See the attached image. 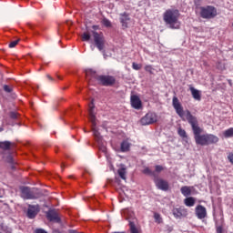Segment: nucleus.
<instances>
[{
  "label": "nucleus",
  "mask_w": 233,
  "mask_h": 233,
  "mask_svg": "<svg viewBox=\"0 0 233 233\" xmlns=\"http://www.w3.org/2000/svg\"><path fill=\"white\" fill-rule=\"evenodd\" d=\"M179 10L177 9H167L163 14V19L166 25H168L172 30H179L181 23L179 22Z\"/></svg>",
  "instance_id": "nucleus-2"
},
{
  "label": "nucleus",
  "mask_w": 233,
  "mask_h": 233,
  "mask_svg": "<svg viewBox=\"0 0 233 233\" xmlns=\"http://www.w3.org/2000/svg\"><path fill=\"white\" fill-rule=\"evenodd\" d=\"M155 185L158 190H163V192H167L169 188L168 181L163 178H155Z\"/></svg>",
  "instance_id": "nucleus-8"
},
{
  "label": "nucleus",
  "mask_w": 233,
  "mask_h": 233,
  "mask_svg": "<svg viewBox=\"0 0 233 233\" xmlns=\"http://www.w3.org/2000/svg\"><path fill=\"white\" fill-rule=\"evenodd\" d=\"M46 218L49 221H55L56 223L61 222V218H59V215L54 209H50L49 211L46 212Z\"/></svg>",
  "instance_id": "nucleus-12"
},
{
  "label": "nucleus",
  "mask_w": 233,
  "mask_h": 233,
  "mask_svg": "<svg viewBox=\"0 0 233 233\" xmlns=\"http://www.w3.org/2000/svg\"><path fill=\"white\" fill-rule=\"evenodd\" d=\"M20 190L21 198H23V199H35V195H34V192L30 189V187H22Z\"/></svg>",
  "instance_id": "nucleus-9"
},
{
  "label": "nucleus",
  "mask_w": 233,
  "mask_h": 233,
  "mask_svg": "<svg viewBox=\"0 0 233 233\" xmlns=\"http://www.w3.org/2000/svg\"><path fill=\"white\" fill-rule=\"evenodd\" d=\"M39 205H29L26 216L29 219H34L39 214Z\"/></svg>",
  "instance_id": "nucleus-10"
},
{
  "label": "nucleus",
  "mask_w": 233,
  "mask_h": 233,
  "mask_svg": "<svg viewBox=\"0 0 233 233\" xmlns=\"http://www.w3.org/2000/svg\"><path fill=\"white\" fill-rule=\"evenodd\" d=\"M102 25H104V26H106V28H110V26H112V22H110L108 18H103Z\"/></svg>",
  "instance_id": "nucleus-26"
},
{
  "label": "nucleus",
  "mask_w": 233,
  "mask_h": 233,
  "mask_svg": "<svg viewBox=\"0 0 233 233\" xmlns=\"http://www.w3.org/2000/svg\"><path fill=\"white\" fill-rule=\"evenodd\" d=\"M94 30H97V25H93Z\"/></svg>",
  "instance_id": "nucleus-42"
},
{
  "label": "nucleus",
  "mask_w": 233,
  "mask_h": 233,
  "mask_svg": "<svg viewBox=\"0 0 233 233\" xmlns=\"http://www.w3.org/2000/svg\"><path fill=\"white\" fill-rule=\"evenodd\" d=\"M10 147H12V142L0 141V148H2V150H10Z\"/></svg>",
  "instance_id": "nucleus-23"
},
{
  "label": "nucleus",
  "mask_w": 233,
  "mask_h": 233,
  "mask_svg": "<svg viewBox=\"0 0 233 233\" xmlns=\"http://www.w3.org/2000/svg\"><path fill=\"white\" fill-rule=\"evenodd\" d=\"M3 130H5V128H3V127H0V132H3Z\"/></svg>",
  "instance_id": "nucleus-43"
},
{
  "label": "nucleus",
  "mask_w": 233,
  "mask_h": 233,
  "mask_svg": "<svg viewBox=\"0 0 233 233\" xmlns=\"http://www.w3.org/2000/svg\"><path fill=\"white\" fill-rule=\"evenodd\" d=\"M217 233H223V226L217 227Z\"/></svg>",
  "instance_id": "nucleus-39"
},
{
  "label": "nucleus",
  "mask_w": 233,
  "mask_h": 233,
  "mask_svg": "<svg viewBox=\"0 0 233 233\" xmlns=\"http://www.w3.org/2000/svg\"><path fill=\"white\" fill-rule=\"evenodd\" d=\"M129 227H130L131 233H141V232H139V229H137V228H136V224H134V222H129Z\"/></svg>",
  "instance_id": "nucleus-25"
},
{
  "label": "nucleus",
  "mask_w": 233,
  "mask_h": 233,
  "mask_svg": "<svg viewBox=\"0 0 233 233\" xmlns=\"http://www.w3.org/2000/svg\"><path fill=\"white\" fill-rule=\"evenodd\" d=\"M95 110V106H94V101L91 102V104L89 105V119L90 122L92 123V131L93 134L98 143V145H103V137H101V135L99 134V131L97 130L96 127V111Z\"/></svg>",
  "instance_id": "nucleus-3"
},
{
  "label": "nucleus",
  "mask_w": 233,
  "mask_h": 233,
  "mask_svg": "<svg viewBox=\"0 0 233 233\" xmlns=\"http://www.w3.org/2000/svg\"><path fill=\"white\" fill-rule=\"evenodd\" d=\"M189 90L191 92L193 99L199 101L201 99V91L196 89L194 86H189Z\"/></svg>",
  "instance_id": "nucleus-15"
},
{
  "label": "nucleus",
  "mask_w": 233,
  "mask_h": 233,
  "mask_svg": "<svg viewBox=\"0 0 233 233\" xmlns=\"http://www.w3.org/2000/svg\"><path fill=\"white\" fill-rule=\"evenodd\" d=\"M172 213L176 219L183 218V210L181 208H173Z\"/></svg>",
  "instance_id": "nucleus-21"
},
{
  "label": "nucleus",
  "mask_w": 233,
  "mask_h": 233,
  "mask_svg": "<svg viewBox=\"0 0 233 233\" xmlns=\"http://www.w3.org/2000/svg\"><path fill=\"white\" fill-rule=\"evenodd\" d=\"M198 10L202 19H214L218 16V9L214 5L200 6Z\"/></svg>",
  "instance_id": "nucleus-4"
},
{
  "label": "nucleus",
  "mask_w": 233,
  "mask_h": 233,
  "mask_svg": "<svg viewBox=\"0 0 233 233\" xmlns=\"http://www.w3.org/2000/svg\"><path fill=\"white\" fill-rule=\"evenodd\" d=\"M132 68H133V70H141V65H139L136 62H133L132 63Z\"/></svg>",
  "instance_id": "nucleus-30"
},
{
  "label": "nucleus",
  "mask_w": 233,
  "mask_h": 233,
  "mask_svg": "<svg viewBox=\"0 0 233 233\" xmlns=\"http://www.w3.org/2000/svg\"><path fill=\"white\" fill-rule=\"evenodd\" d=\"M228 159L231 163V165H233V153L232 152L228 155Z\"/></svg>",
  "instance_id": "nucleus-36"
},
{
  "label": "nucleus",
  "mask_w": 233,
  "mask_h": 233,
  "mask_svg": "<svg viewBox=\"0 0 233 233\" xmlns=\"http://www.w3.org/2000/svg\"><path fill=\"white\" fill-rule=\"evenodd\" d=\"M130 142H128V140H124L122 141V143L120 144V150L121 152H128V150H130Z\"/></svg>",
  "instance_id": "nucleus-19"
},
{
  "label": "nucleus",
  "mask_w": 233,
  "mask_h": 233,
  "mask_svg": "<svg viewBox=\"0 0 233 233\" xmlns=\"http://www.w3.org/2000/svg\"><path fill=\"white\" fill-rule=\"evenodd\" d=\"M17 43H19V40H15L9 44V48H15L17 46Z\"/></svg>",
  "instance_id": "nucleus-32"
},
{
  "label": "nucleus",
  "mask_w": 233,
  "mask_h": 233,
  "mask_svg": "<svg viewBox=\"0 0 233 233\" xmlns=\"http://www.w3.org/2000/svg\"><path fill=\"white\" fill-rule=\"evenodd\" d=\"M5 92H7V94H10L12 92V87H9L7 85L4 86Z\"/></svg>",
  "instance_id": "nucleus-35"
},
{
  "label": "nucleus",
  "mask_w": 233,
  "mask_h": 233,
  "mask_svg": "<svg viewBox=\"0 0 233 233\" xmlns=\"http://www.w3.org/2000/svg\"><path fill=\"white\" fill-rule=\"evenodd\" d=\"M46 77H48L51 81H53L52 76H50V75H47Z\"/></svg>",
  "instance_id": "nucleus-41"
},
{
  "label": "nucleus",
  "mask_w": 233,
  "mask_h": 233,
  "mask_svg": "<svg viewBox=\"0 0 233 233\" xmlns=\"http://www.w3.org/2000/svg\"><path fill=\"white\" fill-rule=\"evenodd\" d=\"M194 3H195V5L201 6V0H195Z\"/></svg>",
  "instance_id": "nucleus-40"
},
{
  "label": "nucleus",
  "mask_w": 233,
  "mask_h": 233,
  "mask_svg": "<svg viewBox=\"0 0 233 233\" xmlns=\"http://www.w3.org/2000/svg\"><path fill=\"white\" fill-rule=\"evenodd\" d=\"M195 212L198 219H205L207 218V208L202 205L197 206Z\"/></svg>",
  "instance_id": "nucleus-11"
},
{
  "label": "nucleus",
  "mask_w": 233,
  "mask_h": 233,
  "mask_svg": "<svg viewBox=\"0 0 233 233\" xmlns=\"http://www.w3.org/2000/svg\"><path fill=\"white\" fill-rule=\"evenodd\" d=\"M96 81H98L100 85H103V86H111V85L116 83V78L112 76H98Z\"/></svg>",
  "instance_id": "nucleus-7"
},
{
  "label": "nucleus",
  "mask_w": 233,
  "mask_h": 233,
  "mask_svg": "<svg viewBox=\"0 0 233 233\" xmlns=\"http://www.w3.org/2000/svg\"><path fill=\"white\" fill-rule=\"evenodd\" d=\"M118 176L119 177H121V179H124V181H127V168L126 167H120L117 170Z\"/></svg>",
  "instance_id": "nucleus-24"
},
{
  "label": "nucleus",
  "mask_w": 233,
  "mask_h": 233,
  "mask_svg": "<svg viewBox=\"0 0 233 233\" xmlns=\"http://www.w3.org/2000/svg\"><path fill=\"white\" fill-rule=\"evenodd\" d=\"M157 122V115L154 112H148L145 116L140 119V124L143 127H147V125H154V123Z\"/></svg>",
  "instance_id": "nucleus-5"
},
{
  "label": "nucleus",
  "mask_w": 233,
  "mask_h": 233,
  "mask_svg": "<svg viewBox=\"0 0 233 233\" xmlns=\"http://www.w3.org/2000/svg\"><path fill=\"white\" fill-rule=\"evenodd\" d=\"M219 141V137L213 134H206V147L208 145H215Z\"/></svg>",
  "instance_id": "nucleus-14"
},
{
  "label": "nucleus",
  "mask_w": 233,
  "mask_h": 233,
  "mask_svg": "<svg viewBox=\"0 0 233 233\" xmlns=\"http://www.w3.org/2000/svg\"><path fill=\"white\" fill-rule=\"evenodd\" d=\"M128 21H130V16L128 15V14H122L120 17V22L124 28H128Z\"/></svg>",
  "instance_id": "nucleus-17"
},
{
  "label": "nucleus",
  "mask_w": 233,
  "mask_h": 233,
  "mask_svg": "<svg viewBox=\"0 0 233 233\" xmlns=\"http://www.w3.org/2000/svg\"><path fill=\"white\" fill-rule=\"evenodd\" d=\"M5 161L7 163H10L12 165V163H14V157H12V155H8L6 157H5Z\"/></svg>",
  "instance_id": "nucleus-34"
},
{
  "label": "nucleus",
  "mask_w": 233,
  "mask_h": 233,
  "mask_svg": "<svg viewBox=\"0 0 233 233\" xmlns=\"http://www.w3.org/2000/svg\"><path fill=\"white\" fill-rule=\"evenodd\" d=\"M94 43L99 52L105 53V37L103 35L94 31L93 32Z\"/></svg>",
  "instance_id": "nucleus-6"
},
{
  "label": "nucleus",
  "mask_w": 233,
  "mask_h": 233,
  "mask_svg": "<svg viewBox=\"0 0 233 233\" xmlns=\"http://www.w3.org/2000/svg\"><path fill=\"white\" fill-rule=\"evenodd\" d=\"M172 106L183 121H185L186 114V119L191 126L196 144L200 145L201 147H207V134L201 135L203 129H201V127H199V124H198V117L194 116V115L190 113V110H183V106L181 105V102H179V98H177V96H173Z\"/></svg>",
  "instance_id": "nucleus-1"
},
{
  "label": "nucleus",
  "mask_w": 233,
  "mask_h": 233,
  "mask_svg": "<svg viewBox=\"0 0 233 233\" xmlns=\"http://www.w3.org/2000/svg\"><path fill=\"white\" fill-rule=\"evenodd\" d=\"M184 203L186 207H194V205H196V198L188 197L185 198Z\"/></svg>",
  "instance_id": "nucleus-20"
},
{
  "label": "nucleus",
  "mask_w": 233,
  "mask_h": 233,
  "mask_svg": "<svg viewBox=\"0 0 233 233\" xmlns=\"http://www.w3.org/2000/svg\"><path fill=\"white\" fill-rule=\"evenodd\" d=\"M154 218L156 223H163V218H161V215H159V213H155L154 214Z\"/></svg>",
  "instance_id": "nucleus-27"
},
{
  "label": "nucleus",
  "mask_w": 233,
  "mask_h": 233,
  "mask_svg": "<svg viewBox=\"0 0 233 233\" xmlns=\"http://www.w3.org/2000/svg\"><path fill=\"white\" fill-rule=\"evenodd\" d=\"M144 174H147V176H155V172L150 170V168L148 167H146L144 170H143Z\"/></svg>",
  "instance_id": "nucleus-29"
},
{
  "label": "nucleus",
  "mask_w": 233,
  "mask_h": 233,
  "mask_svg": "<svg viewBox=\"0 0 233 233\" xmlns=\"http://www.w3.org/2000/svg\"><path fill=\"white\" fill-rule=\"evenodd\" d=\"M155 170H156V172H157V173L162 172L163 167L157 165V166L155 167Z\"/></svg>",
  "instance_id": "nucleus-37"
},
{
  "label": "nucleus",
  "mask_w": 233,
  "mask_h": 233,
  "mask_svg": "<svg viewBox=\"0 0 233 233\" xmlns=\"http://www.w3.org/2000/svg\"><path fill=\"white\" fill-rule=\"evenodd\" d=\"M82 39H83V41H90V34H88V33H84V34L82 35Z\"/></svg>",
  "instance_id": "nucleus-31"
},
{
  "label": "nucleus",
  "mask_w": 233,
  "mask_h": 233,
  "mask_svg": "<svg viewBox=\"0 0 233 233\" xmlns=\"http://www.w3.org/2000/svg\"><path fill=\"white\" fill-rule=\"evenodd\" d=\"M222 136L226 139L233 137V127H229V128L226 129L225 131H223Z\"/></svg>",
  "instance_id": "nucleus-22"
},
{
  "label": "nucleus",
  "mask_w": 233,
  "mask_h": 233,
  "mask_svg": "<svg viewBox=\"0 0 233 233\" xmlns=\"http://www.w3.org/2000/svg\"><path fill=\"white\" fill-rule=\"evenodd\" d=\"M130 102H131V106L133 108H135L136 110H141L142 104L139 96L136 95L131 96Z\"/></svg>",
  "instance_id": "nucleus-13"
},
{
  "label": "nucleus",
  "mask_w": 233,
  "mask_h": 233,
  "mask_svg": "<svg viewBox=\"0 0 233 233\" xmlns=\"http://www.w3.org/2000/svg\"><path fill=\"white\" fill-rule=\"evenodd\" d=\"M145 70H146V72L152 74V72L154 71V67H152V66H146Z\"/></svg>",
  "instance_id": "nucleus-33"
},
{
  "label": "nucleus",
  "mask_w": 233,
  "mask_h": 233,
  "mask_svg": "<svg viewBox=\"0 0 233 233\" xmlns=\"http://www.w3.org/2000/svg\"><path fill=\"white\" fill-rule=\"evenodd\" d=\"M192 187L184 186L180 188V192L182 196L185 198H188V196H192Z\"/></svg>",
  "instance_id": "nucleus-18"
},
{
  "label": "nucleus",
  "mask_w": 233,
  "mask_h": 233,
  "mask_svg": "<svg viewBox=\"0 0 233 233\" xmlns=\"http://www.w3.org/2000/svg\"><path fill=\"white\" fill-rule=\"evenodd\" d=\"M86 76L88 81H92V79H97V77H99V76H97V73H96V71H94L93 69H86Z\"/></svg>",
  "instance_id": "nucleus-16"
},
{
  "label": "nucleus",
  "mask_w": 233,
  "mask_h": 233,
  "mask_svg": "<svg viewBox=\"0 0 233 233\" xmlns=\"http://www.w3.org/2000/svg\"><path fill=\"white\" fill-rule=\"evenodd\" d=\"M9 116L11 119H17V114L15 112H11Z\"/></svg>",
  "instance_id": "nucleus-38"
},
{
  "label": "nucleus",
  "mask_w": 233,
  "mask_h": 233,
  "mask_svg": "<svg viewBox=\"0 0 233 233\" xmlns=\"http://www.w3.org/2000/svg\"><path fill=\"white\" fill-rule=\"evenodd\" d=\"M177 132L180 137H187V131H185V129L178 128Z\"/></svg>",
  "instance_id": "nucleus-28"
}]
</instances>
